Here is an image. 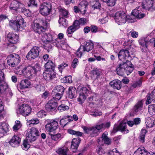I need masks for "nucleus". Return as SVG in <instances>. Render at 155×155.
<instances>
[{"label": "nucleus", "instance_id": "obj_41", "mask_svg": "<svg viewBox=\"0 0 155 155\" xmlns=\"http://www.w3.org/2000/svg\"><path fill=\"white\" fill-rule=\"evenodd\" d=\"M147 131L145 129L142 130L140 135L139 137L140 141L142 143L144 142V138L145 134L146 133Z\"/></svg>", "mask_w": 155, "mask_h": 155}, {"label": "nucleus", "instance_id": "obj_7", "mask_svg": "<svg viewBox=\"0 0 155 155\" xmlns=\"http://www.w3.org/2000/svg\"><path fill=\"white\" fill-rule=\"evenodd\" d=\"M39 135V132L38 130L35 127H32L28 130L26 134V139L30 142L35 140L37 137Z\"/></svg>", "mask_w": 155, "mask_h": 155}, {"label": "nucleus", "instance_id": "obj_11", "mask_svg": "<svg viewBox=\"0 0 155 155\" xmlns=\"http://www.w3.org/2000/svg\"><path fill=\"white\" fill-rule=\"evenodd\" d=\"M47 122L45 125V128L48 132H52L57 129L58 124L57 121L53 120H47Z\"/></svg>", "mask_w": 155, "mask_h": 155}, {"label": "nucleus", "instance_id": "obj_59", "mask_svg": "<svg viewBox=\"0 0 155 155\" xmlns=\"http://www.w3.org/2000/svg\"><path fill=\"white\" fill-rule=\"evenodd\" d=\"M78 21H79V23L80 25H82L85 24L88 21L86 19L84 18H81Z\"/></svg>", "mask_w": 155, "mask_h": 155}, {"label": "nucleus", "instance_id": "obj_1", "mask_svg": "<svg viewBox=\"0 0 155 155\" xmlns=\"http://www.w3.org/2000/svg\"><path fill=\"white\" fill-rule=\"evenodd\" d=\"M133 70V65L130 61L128 60L120 63L116 69L117 74L120 76L123 75L124 72L128 75Z\"/></svg>", "mask_w": 155, "mask_h": 155}, {"label": "nucleus", "instance_id": "obj_47", "mask_svg": "<svg viewBox=\"0 0 155 155\" xmlns=\"http://www.w3.org/2000/svg\"><path fill=\"white\" fill-rule=\"evenodd\" d=\"M76 30L72 26H71L68 28L67 31V35L69 37L72 36L71 34Z\"/></svg>", "mask_w": 155, "mask_h": 155}, {"label": "nucleus", "instance_id": "obj_57", "mask_svg": "<svg viewBox=\"0 0 155 155\" xmlns=\"http://www.w3.org/2000/svg\"><path fill=\"white\" fill-rule=\"evenodd\" d=\"M28 5L29 6H35L37 7L38 5L36 3L35 0H30L28 4Z\"/></svg>", "mask_w": 155, "mask_h": 155}, {"label": "nucleus", "instance_id": "obj_35", "mask_svg": "<svg viewBox=\"0 0 155 155\" xmlns=\"http://www.w3.org/2000/svg\"><path fill=\"white\" fill-rule=\"evenodd\" d=\"M34 29L35 31L39 34L43 32L45 30L44 27L38 23L34 24Z\"/></svg>", "mask_w": 155, "mask_h": 155}, {"label": "nucleus", "instance_id": "obj_29", "mask_svg": "<svg viewBox=\"0 0 155 155\" xmlns=\"http://www.w3.org/2000/svg\"><path fill=\"white\" fill-rule=\"evenodd\" d=\"M121 81L118 80H114L110 83V85L114 89L119 90L121 87Z\"/></svg>", "mask_w": 155, "mask_h": 155}, {"label": "nucleus", "instance_id": "obj_48", "mask_svg": "<svg viewBox=\"0 0 155 155\" xmlns=\"http://www.w3.org/2000/svg\"><path fill=\"white\" fill-rule=\"evenodd\" d=\"M51 139L54 141H57L61 138V134L58 133L56 134H51Z\"/></svg>", "mask_w": 155, "mask_h": 155}, {"label": "nucleus", "instance_id": "obj_19", "mask_svg": "<svg viewBox=\"0 0 155 155\" xmlns=\"http://www.w3.org/2000/svg\"><path fill=\"white\" fill-rule=\"evenodd\" d=\"M81 140L79 138H74L72 139L71 145V150L73 152H76L80 143Z\"/></svg>", "mask_w": 155, "mask_h": 155}, {"label": "nucleus", "instance_id": "obj_13", "mask_svg": "<svg viewBox=\"0 0 155 155\" xmlns=\"http://www.w3.org/2000/svg\"><path fill=\"white\" fill-rule=\"evenodd\" d=\"M153 2L152 0H143L142 3L143 8L151 12L154 11L155 6L153 5Z\"/></svg>", "mask_w": 155, "mask_h": 155}, {"label": "nucleus", "instance_id": "obj_55", "mask_svg": "<svg viewBox=\"0 0 155 155\" xmlns=\"http://www.w3.org/2000/svg\"><path fill=\"white\" fill-rule=\"evenodd\" d=\"M30 147V145L26 140L24 141L22 146V149L25 150H27Z\"/></svg>", "mask_w": 155, "mask_h": 155}, {"label": "nucleus", "instance_id": "obj_53", "mask_svg": "<svg viewBox=\"0 0 155 155\" xmlns=\"http://www.w3.org/2000/svg\"><path fill=\"white\" fill-rule=\"evenodd\" d=\"M60 14L61 17L67 18L68 17V12L65 9H62L61 10Z\"/></svg>", "mask_w": 155, "mask_h": 155}, {"label": "nucleus", "instance_id": "obj_52", "mask_svg": "<svg viewBox=\"0 0 155 155\" xmlns=\"http://www.w3.org/2000/svg\"><path fill=\"white\" fill-rule=\"evenodd\" d=\"M39 122V121L38 119L37 118H34L28 121L27 122V124L30 125L31 124H38Z\"/></svg>", "mask_w": 155, "mask_h": 155}, {"label": "nucleus", "instance_id": "obj_44", "mask_svg": "<svg viewBox=\"0 0 155 155\" xmlns=\"http://www.w3.org/2000/svg\"><path fill=\"white\" fill-rule=\"evenodd\" d=\"M117 0H102L106 3L107 6L112 7L114 6L116 4Z\"/></svg>", "mask_w": 155, "mask_h": 155}, {"label": "nucleus", "instance_id": "obj_62", "mask_svg": "<svg viewBox=\"0 0 155 155\" xmlns=\"http://www.w3.org/2000/svg\"><path fill=\"white\" fill-rule=\"evenodd\" d=\"M79 25L80 24L79 21L77 20H76L72 26L76 30L79 28Z\"/></svg>", "mask_w": 155, "mask_h": 155}, {"label": "nucleus", "instance_id": "obj_15", "mask_svg": "<svg viewBox=\"0 0 155 155\" xmlns=\"http://www.w3.org/2000/svg\"><path fill=\"white\" fill-rule=\"evenodd\" d=\"M107 135V133L105 132L103 134L102 136L98 139V142L100 145H103L105 144L109 145L110 144L111 139L108 137Z\"/></svg>", "mask_w": 155, "mask_h": 155}, {"label": "nucleus", "instance_id": "obj_42", "mask_svg": "<svg viewBox=\"0 0 155 155\" xmlns=\"http://www.w3.org/2000/svg\"><path fill=\"white\" fill-rule=\"evenodd\" d=\"M90 90V88L89 87L88 89L85 87H79L78 88V90L79 91L80 93L85 95H86V94L88 93Z\"/></svg>", "mask_w": 155, "mask_h": 155}, {"label": "nucleus", "instance_id": "obj_54", "mask_svg": "<svg viewBox=\"0 0 155 155\" xmlns=\"http://www.w3.org/2000/svg\"><path fill=\"white\" fill-rule=\"evenodd\" d=\"M97 151L99 155H102L103 154L105 153V151L100 145L97 146Z\"/></svg>", "mask_w": 155, "mask_h": 155}, {"label": "nucleus", "instance_id": "obj_34", "mask_svg": "<svg viewBox=\"0 0 155 155\" xmlns=\"http://www.w3.org/2000/svg\"><path fill=\"white\" fill-rule=\"evenodd\" d=\"M20 85L21 89L28 88L31 85V83L28 80H23L21 81Z\"/></svg>", "mask_w": 155, "mask_h": 155}, {"label": "nucleus", "instance_id": "obj_23", "mask_svg": "<svg viewBox=\"0 0 155 155\" xmlns=\"http://www.w3.org/2000/svg\"><path fill=\"white\" fill-rule=\"evenodd\" d=\"M118 56L120 60L124 61L130 57L129 52L127 50H122L118 54Z\"/></svg>", "mask_w": 155, "mask_h": 155}, {"label": "nucleus", "instance_id": "obj_24", "mask_svg": "<svg viewBox=\"0 0 155 155\" xmlns=\"http://www.w3.org/2000/svg\"><path fill=\"white\" fill-rule=\"evenodd\" d=\"M43 76L46 80L50 81L55 77V74L53 71H45L43 73Z\"/></svg>", "mask_w": 155, "mask_h": 155}, {"label": "nucleus", "instance_id": "obj_10", "mask_svg": "<svg viewBox=\"0 0 155 155\" xmlns=\"http://www.w3.org/2000/svg\"><path fill=\"white\" fill-rule=\"evenodd\" d=\"M40 50L39 48L34 47L28 52L26 56L27 58L29 60L34 59L38 56Z\"/></svg>", "mask_w": 155, "mask_h": 155}, {"label": "nucleus", "instance_id": "obj_43", "mask_svg": "<svg viewBox=\"0 0 155 155\" xmlns=\"http://www.w3.org/2000/svg\"><path fill=\"white\" fill-rule=\"evenodd\" d=\"M148 112L152 115L155 114V104L149 106Z\"/></svg>", "mask_w": 155, "mask_h": 155}, {"label": "nucleus", "instance_id": "obj_17", "mask_svg": "<svg viewBox=\"0 0 155 155\" xmlns=\"http://www.w3.org/2000/svg\"><path fill=\"white\" fill-rule=\"evenodd\" d=\"M10 8L12 10L18 11L19 12L23 11L24 9L23 5L16 1L12 2L10 6Z\"/></svg>", "mask_w": 155, "mask_h": 155}, {"label": "nucleus", "instance_id": "obj_51", "mask_svg": "<svg viewBox=\"0 0 155 155\" xmlns=\"http://www.w3.org/2000/svg\"><path fill=\"white\" fill-rule=\"evenodd\" d=\"M69 109L68 106L63 104H61L58 107V110L61 112L68 110Z\"/></svg>", "mask_w": 155, "mask_h": 155}, {"label": "nucleus", "instance_id": "obj_21", "mask_svg": "<svg viewBox=\"0 0 155 155\" xmlns=\"http://www.w3.org/2000/svg\"><path fill=\"white\" fill-rule=\"evenodd\" d=\"M21 140V138L19 137L14 135L10 140L9 143L12 147H17L19 145Z\"/></svg>", "mask_w": 155, "mask_h": 155}, {"label": "nucleus", "instance_id": "obj_36", "mask_svg": "<svg viewBox=\"0 0 155 155\" xmlns=\"http://www.w3.org/2000/svg\"><path fill=\"white\" fill-rule=\"evenodd\" d=\"M155 119L153 117L148 118L146 121V125L147 127H152L154 125Z\"/></svg>", "mask_w": 155, "mask_h": 155}, {"label": "nucleus", "instance_id": "obj_37", "mask_svg": "<svg viewBox=\"0 0 155 155\" xmlns=\"http://www.w3.org/2000/svg\"><path fill=\"white\" fill-rule=\"evenodd\" d=\"M69 117L70 116H67L64 117L60 120V124L62 127H64L68 122L73 120L69 119H68L67 120H65V119H68Z\"/></svg>", "mask_w": 155, "mask_h": 155}, {"label": "nucleus", "instance_id": "obj_3", "mask_svg": "<svg viewBox=\"0 0 155 155\" xmlns=\"http://www.w3.org/2000/svg\"><path fill=\"white\" fill-rule=\"evenodd\" d=\"M18 19L15 20H11L9 25L14 30L16 31H21L25 27L26 23L24 21L21 16H18Z\"/></svg>", "mask_w": 155, "mask_h": 155}, {"label": "nucleus", "instance_id": "obj_25", "mask_svg": "<svg viewBox=\"0 0 155 155\" xmlns=\"http://www.w3.org/2000/svg\"><path fill=\"white\" fill-rule=\"evenodd\" d=\"M77 91L76 88L72 87H70L67 94V97L70 99H73L77 96Z\"/></svg>", "mask_w": 155, "mask_h": 155}, {"label": "nucleus", "instance_id": "obj_58", "mask_svg": "<svg viewBox=\"0 0 155 155\" xmlns=\"http://www.w3.org/2000/svg\"><path fill=\"white\" fill-rule=\"evenodd\" d=\"M135 17L132 14L130 16H127L126 21L127 20L130 22L132 23L134 22Z\"/></svg>", "mask_w": 155, "mask_h": 155}, {"label": "nucleus", "instance_id": "obj_22", "mask_svg": "<svg viewBox=\"0 0 155 155\" xmlns=\"http://www.w3.org/2000/svg\"><path fill=\"white\" fill-rule=\"evenodd\" d=\"M54 38V37L50 34H44L42 35L41 39L42 41L44 43L46 44L47 45V44H48L49 42L53 41Z\"/></svg>", "mask_w": 155, "mask_h": 155}, {"label": "nucleus", "instance_id": "obj_20", "mask_svg": "<svg viewBox=\"0 0 155 155\" xmlns=\"http://www.w3.org/2000/svg\"><path fill=\"white\" fill-rule=\"evenodd\" d=\"M94 47L93 43L91 41L87 42L86 44L83 45L80 47V49L82 48V51L84 52L86 51L89 52L92 50Z\"/></svg>", "mask_w": 155, "mask_h": 155}, {"label": "nucleus", "instance_id": "obj_32", "mask_svg": "<svg viewBox=\"0 0 155 155\" xmlns=\"http://www.w3.org/2000/svg\"><path fill=\"white\" fill-rule=\"evenodd\" d=\"M101 73V72L99 69L96 68L91 71V78L94 80H95L98 78Z\"/></svg>", "mask_w": 155, "mask_h": 155}, {"label": "nucleus", "instance_id": "obj_18", "mask_svg": "<svg viewBox=\"0 0 155 155\" xmlns=\"http://www.w3.org/2000/svg\"><path fill=\"white\" fill-rule=\"evenodd\" d=\"M8 41L11 43L16 44L18 41V36L12 32H9L7 36Z\"/></svg>", "mask_w": 155, "mask_h": 155}, {"label": "nucleus", "instance_id": "obj_49", "mask_svg": "<svg viewBox=\"0 0 155 155\" xmlns=\"http://www.w3.org/2000/svg\"><path fill=\"white\" fill-rule=\"evenodd\" d=\"M86 98V95L79 93V96L78 99V101L81 104Z\"/></svg>", "mask_w": 155, "mask_h": 155}, {"label": "nucleus", "instance_id": "obj_64", "mask_svg": "<svg viewBox=\"0 0 155 155\" xmlns=\"http://www.w3.org/2000/svg\"><path fill=\"white\" fill-rule=\"evenodd\" d=\"M102 114V112L98 111H96L94 112H92L91 115L94 117H96L98 116H100Z\"/></svg>", "mask_w": 155, "mask_h": 155}, {"label": "nucleus", "instance_id": "obj_27", "mask_svg": "<svg viewBox=\"0 0 155 155\" xmlns=\"http://www.w3.org/2000/svg\"><path fill=\"white\" fill-rule=\"evenodd\" d=\"M139 9H140V7H137L132 11L131 13L135 17L141 18L145 16V15L144 14L141 13V12L139 10Z\"/></svg>", "mask_w": 155, "mask_h": 155}, {"label": "nucleus", "instance_id": "obj_40", "mask_svg": "<svg viewBox=\"0 0 155 155\" xmlns=\"http://www.w3.org/2000/svg\"><path fill=\"white\" fill-rule=\"evenodd\" d=\"M56 46L58 48H62L64 45L66 44V41H62L60 39H56Z\"/></svg>", "mask_w": 155, "mask_h": 155}, {"label": "nucleus", "instance_id": "obj_8", "mask_svg": "<svg viewBox=\"0 0 155 155\" xmlns=\"http://www.w3.org/2000/svg\"><path fill=\"white\" fill-rule=\"evenodd\" d=\"M31 110L30 106L26 104H23L17 110L16 112L18 114H20L25 117L31 113Z\"/></svg>", "mask_w": 155, "mask_h": 155}, {"label": "nucleus", "instance_id": "obj_38", "mask_svg": "<svg viewBox=\"0 0 155 155\" xmlns=\"http://www.w3.org/2000/svg\"><path fill=\"white\" fill-rule=\"evenodd\" d=\"M149 39L147 38H144L143 40H141L139 41V43L140 45L143 48H147V44H148V43H150L149 41Z\"/></svg>", "mask_w": 155, "mask_h": 155}, {"label": "nucleus", "instance_id": "obj_9", "mask_svg": "<svg viewBox=\"0 0 155 155\" xmlns=\"http://www.w3.org/2000/svg\"><path fill=\"white\" fill-rule=\"evenodd\" d=\"M126 14L123 11H118L115 15V20L119 25H121L125 23L126 21Z\"/></svg>", "mask_w": 155, "mask_h": 155}, {"label": "nucleus", "instance_id": "obj_46", "mask_svg": "<svg viewBox=\"0 0 155 155\" xmlns=\"http://www.w3.org/2000/svg\"><path fill=\"white\" fill-rule=\"evenodd\" d=\"M66 20L64 17H60L59 20V23L61 25L64 27H66L67 26V22Z\"/></svg>", "mask_w": 155, "mask_h": 155}, {"label": "nucleus", "instance_id": "obj_61", "mask_svg": "<svg viewBox=\"0 0 155 155\" xmlns=\"http://www.w3.org/2000/svg\"><path fill=\"white\" fill-rule=\"evenodd\" d=\"M46 115V112L44 110H41L38 112L37 114V115L38 117L42 118Z\"/></svg>", "mask_w": 155, "mask_h": 155}, {"label": "nucleus", "instance_id": "obj_30", "mask_svg": "<svg viewBox=\"0 0 155 155\" xmlns=\"http://www.w3.org/2000/svg\"><path fill=\"white\" fill-rule=\"evenodd\" d=\"M8 131V124L5 123H2L0 125V133L4 135Z\"/></svg>", "mask_w": 155, "mask_h": 155}, {"label": "nucleus", "instance_id": "obj_63", "mask_svg": "<svg viewBox=\"0 0 155 155\" xmlns=\"http://www.w3.org/2000/svg\"><path fill=\"white\" fill-rule=\"evenodd\" d=\"M79 49L80 47L78 50L76 54L77 57L79 58H81V57L83 52H84L82 51V48H81L80 50Z\"/></svg>", "mask_w": 155, "mask_h": 155}, {"label": "nucleus", "instance_id": "obj_56", "mask_svg": "<svg viewBox=\"0 0 155 155\" xmlns=\"http://www.w3.org/2000/svg\"><path fill=\"white\" fill-rule=\"evenodd\" d=\"M68 66V64L64 63H63L60 65H59L58 69L59 72L61 73L62 72V69Z\"/></svg>", "mask_w": 155, "mask_h": 155}, {"label": "nucleus", "instance_id": "obj_5", "mask_svg": "<svg viewBox=\"0 0 155 155\" xmlns=\"http://www.w3.org/2000/svg\"><path fill=\"white\" fill-rule=\"evenodd\" d=\"M8 64L12 67H15L20 62V57L17 54H14L9 55L7 58Z\"/></svg>", "mask_w": 155, "mask_h": 155}, {"label": "nucleus", "instance_id": "obj_50", "mask_svg": "<svg viewBox=\"0 0 155 155\" xmlns=\"http://www.w3.org/2000/svg\"><path fill=\"white\" fill-rule=\"evenodd\" d=\"M86 6V5L83 2H81L78 5L79 11L81 12H82L83 11L84 12L85 11Z\"/></svg>", "mask_w": 155, "mask_h": 155}, {"label": "nucleus", "instance_id": "obj_33", "mask_svg": "<svg viewBox=\"0 0 155 155\" xmlns=\"http://www.w3.org/2000/svg\"><path fill=\"white\" fill-rule=\"evenodd\" d=\"M45 68L46 69V71H54V69L55 64L52 61H48L45 64Z\"/></svg>", "mask_w": 155, "mask_h": 155}, {"label": "nucleus", "instance_id": "obj_60", "mask_svg": "<svg viewBox=\"0 0 155 155\" xmlns=\"http://www.w3.org/2000/svg\"><path fill=\"white\" fill-rule=\"evenodd\" d=\"M104 124H98L94 126L98 131L100 133V130L104 128L103 127Z\"/></svg>", "mask_w": 155, "mask_h": 155}, {"label": "nucleus", "instance_id": "obj_14", "mask_svg": "<svg viewBox=\"0 0 155 155\" xmlns=\"http://www.w3.org/2000/svg\"><path fill=\"white\" fill-rule=\"evenodd\" d=\"M83 129L85 133L90 134V136L92 137H96L99 134L94 126L91 127H84Z\"/></svg>", "mask_w": 155, "mask_h": 155}, {"label": "nucleus", "instance_id": "obj_39", "mask_svg": "<svg viewBox=\"0 0 155 155\" xmlns=\"http://www.w3.org/2000/svg\"><path fill=\"white\" fill-rule=\"evenodd\" d=\"M147 99L146 104H149L151 103L153 101L155 102V97H153L152 96V92L151 94H148L147 95Z\"/></svg>", "mask_w": 155, "mask_h": 155}, {"label": "nucleus", "instance_id": "obj_4", "mask_svg": "<svg viewBox=\"0 0 155 155\" xmlns=\"http://www.w3.org/2000/svg\"><path fill=\"white\" fill-rule=\"evenodd\" d=\"M51 8L52 6L50 3L45 2L40 5L39 12L43 16H47L51 12Z\"/></svg>", "mask_w": 155, "mask_h": 155}, {"label": "nucleus", "instance_id": "obj_26", "mask_svg": "<svg viewBox=\"0 0 155 155\" xmlns=\"http://www.w3.org/2000/svg\"><path fill=\"white\" fill-rule=\"evenodd\" d=\"M143 104L142 101H140L135 105L133 109L134 114H137L140 113L142 109Z\"/></svg>", "mask_w": 155, "mask_h": 155}, {"label": "nucleus", "instance_id": "obj_12", "mask_svg": "<svg viewBox=\"0 0 155 155\" xmlns=\"http://www.w3.org/2000/svg\"><path fill=\"white\" fill-rule=\"evenodd\" d=\"M127 120L126 119L123 120L120 123V124L118 126L114 127L113 131L114 132H116L119 130L122 132H125L126 131V133H128L129 130L127 129H126L127 128Z\"/></svg>", "mask_w": 155, "mask_h": 155}, {"label": "nucleus", "instance_id": "obj_16", "mask_svg": "<svg viewBox=\"0 0 155 155\" xmlns=\"http://www.w3.org/2000/svg\"><path fill=\"white\" fill-rule=\"evenodd\" d=\"M56 100L53 98V99H51L48 101L45 106L46 109L47 111H51L56 109L58 106Z\"/></svg>", "mask_w": 155, "mask_h": 155}, {"label": "nucleus", "instance_id": "obj_31", "mask_svg": "<svg viewBox=\"0 0 155 155\" xmlns=\"http://www.w3.org/2000/svg\"><path fill=\"white\" fill-rule=\"evenodd\" d=\"M56 152L59 155H70L69 150L66 147L58 148L56 150Z\"/></svg>", "mask_w": 155, "mask_h": 155}, {"label": "nucleus", "instance_id": "obj_45", "mask_svg": "<svg viewBox=\"0 0 155 155\" xmlns=\"http://www.w3.org/2000/svg\"><path fill=\"white\" fill-rule=\"evenodd\" d=\"M68 133L71 134L75 135L77 136H81L83 133L79 131H76L71 129L68 130Z\"/></svg>", "mask_w": 155, "mask_h": 155}, {"label": "nucleus", "instance_id": "obj_6", "mask_svg": "<svg viewBox=\"0 0 155 155\" xmlns=\"http://www.w3.org/2000/svg\"><path fill=\"white\" fill-rule=\"evenodd\" d=\"M64 90V88L61 85L55 87L51 93L53 98L55 100H59L63 94Z\"/></svg>", "mask_w": 155, "mask_h": 155}, {"label": "nucleus", "instance_id": "obj_28", "mask_svg": "<svg viewBox=\"0 0 155 155\" xmlns=\"http://www.w3.org/2000/svg\"><path fill=\"white\" fill-rule=\"evenodd\" d=\"M5 78L4 74L3 72L0 69V94L6 89V86L3 84V82Z\"/></svg>", "mask_w": 155, "mask_h": 155}, {"label": "nucleus", "instance_id": "obj_2", "mask_svg": "<svg viewBox=\"0 0 155 155\" xmlns=\"http://www.w3.org/2000/svg\"><path fill=\"white\" fill-rule=\"evenodd\" d=\"M40 68L39 65L36 64L33 66H28L24 68L22 70L20 71L19 70H17L16 72L17 74H23L26 77H30L36 74L40 71Z\"/></svg>", "mask_w": 155, "mask_h": 155}]
</instances>
